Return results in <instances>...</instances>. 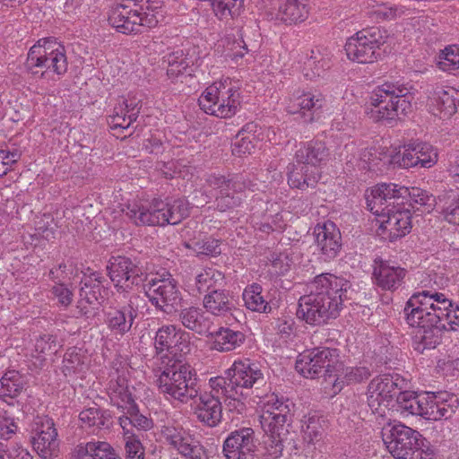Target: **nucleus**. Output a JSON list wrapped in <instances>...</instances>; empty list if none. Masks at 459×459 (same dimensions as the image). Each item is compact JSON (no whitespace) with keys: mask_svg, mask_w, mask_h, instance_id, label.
Listing matches in <instances>:
<instances>
[{"mask_svg":"<svg viewBox=\"0 0 459 459\" xmlns=\"http://www.w3.org/2000/svg\"><path fill=\"white\" fill-rule=\"evenodd\" d=\"M128 373L127 365L121 358L112 361L106 390L110 403L119 409L134 401L128 385Z\"/></svg>","mask_w":459,"mask_h":459,"instance_id":"obj_18","label":"nucleus"},{"mask_svg":"<svg viewBox=\"0 0 459 459\" xmlns=\"http://www.w3.org/2000/svg\"><path fill=\"white\" fill-rule=\"evenodd\" d=\"M291 406H293V403L288 399L272 394L265 397L262 413H267L275 417L279 416L286 420V417L292 418Z\"/></svg>","mask_w":459,"mask_h":459,"instance_id":"obj_48","label":"nucleus"},{"mask_svg":"<svg viewBox=\"0 0 459 459\" xmlns=\"http://www.w3.org/2000/svg\"><path fill=\"white\" fill-rule=\"evenodd\" d=\"M203 306L206 312L220 317H235L234 312L237 310L233 295L222 289L213 290L205 294Z\"/></svg>","mask_w":459,"mask_h":459,"instance_id":"obj_32","label":"nucleus"},{"mask_svg":"<svg viewBox=\"0 0 459 459\" xmlns=\"http://www.w3.org/2000/svg\"><path fill=\"white\" fill-rule=\"evenodd\" d=\"M107 270L111 281L122 298L132 294L127 289L147 280L143 266L137 257L113 255L108 260Z\"/></svg>","mask_w":459,"mask_h":459,"instance_id":"obj_14","label":"nucleus"},{"mask_svg":"<svg viewBox=\"0 0 459 459\" xmlns=\"http://www.w3.org/2000/svg\"><path fill=\"white\" fill-rule=\"evenodd\" d=\"M263 288L258 283L246 287L242 298L247 309L258 313H270L272 307L262 294Z\"/></svg>","mask_w":459,"mask_h":459,"instance_id":"obj_44","label":"nucleus"},{"mask_svg":"<svg viewBox=\"0 0 459 459\" xmlns=\"http://www.w3.org/2000/svg\"><path fill=\"white\" fill-rule=\"evenodd\" d=\"M209 384L221 393L230 395L248 394L252 388L258 389L265 384V378L258 364L249 359L235 361L225 371V377H211Z\"/></svg>","mask_w":459,"mask_h":459,"instance_id":"obj_8","label":"nucleus"},{"mask_svg":"<svg viewBox=\"0 0 459 459\" xmlns=\"http://www.w3.org/2000/svg\"><path fill=\"white\" fill-rule=\"evenodd\" d=\"M166 439L182 456L187 459H208L204 447L184 429H167Z\"/></svg>","mask_w":459,"mask_h":459,"instance_id":"obj_26","label":"nucleus"},{"mask_svg":"<svg viewBox=\"0 0 459 459\" xmlns=\"http://www.w3.org/2000/svg\"><path fill=\"white\" fill-rule=\"evenodd\" d=\"M347 281L332 273H322L307 284L308 293L342 307V295Z\"/></svg>","mask_w":459,"mask_h":459,"instance_id":"obj_23","label":"nucleus"},{"mask_svg":"<svg viewBox=\"0 0 459 459\" xmlns=\"http://www.w3.org/2000/svg\"><path fill=\"white\" fill-rule=\"evenodd\" d=\"M126 415L119 418L120 425L126 429L127 425H132L138 429H149L152 426V421L139 412V409L135 402H132L122 409Z\"/></svg>","mask_w":459,"mask_h":459,"instance_id":"obj_49","label":"nucleus"},{"mask_svg":"<svg viewBox=\"0 0 459 459\" xmlns=\"http://www.w3.org/2000/svg\"><path fill=\"white\" fill-rule=\"evenodd\" d=\"M381 434L386 448L395 459L409 458L413 455V449L426 441L419 431L401 422H389L383 427Z\"/></svg>","mask_w":459,"mask_h":459,"instance_id":"obj_16","label":"nucleus"},{"mask_svg":"<svg viewBox=\"0 0 459 459\" xmlns=\"http://www.w3.org/2000/svg\"><path fill=\"white\" fill-rule=\"evenodd\" d=\"M255 136H244L241 132L236 137V141L232 144V153L236 156L250 154L255 150Z\"/></svg>","mask_w":459,"mask_h":459,"instance_id":"obj_59","label":"nucleus"},{"mask_svg":"<svg viewBox=\"0 0 459 459\" xmlns=\"http://www.w3.org/2000/svg\"><path fill=\"white\" fill-rule=\"evenodd\" d=\"M458 97V91L452 87H437L430 104L433 114L442 119L451 117L457 110Z\"/></svg>","mask_w":459,"mask_h":459,"instance_id":"obj_34","label":"nucleus"},{"mask_svg":"<svg viewBox=\"0 0 459 459\" xmlns=\"http://www.w3.org/2000/svg\"><path fill=\"white\" fill-rule=\"evenodd\" d=\"M325 99L321 93L295 91L289 98L286 110L290 114H300L306 122H313V113L323 108Z\"/></svg>","mask_w":459,"mask_h":459,"instance_id":"obj_27","label":"nucleus"},{"mask_svg":"<svg viewBox=\"0 0 459 459\" xmlns=\"http://www.w3.org/2000/svg\"><path fill=\"white\" fill-rule=\"evenodd\" d=\"M303 438L308 444L319 442L324 435V429L320 423L319 418L316 416L308 417L302 426Z\"/></svg>","mask_w":459,"mask_h":459,"instance_id":"obj_54","label":"nucleus"},{"mask_svg":"<svg viewBox=\"0 0 459 459\" xmlns=\"http://www.w3.org/2000/svg\"><path fill=\"white\" fill-rule=\"evenodd\" d=\"M445 220L454 225H459V197L450 201L447 206L443 210Z\"/></svg>","mask_w":459,"mask_h":459,"instance_id":"obj_64","label":"nucleus"},{"mask_svg":"<svg viewBox=\"0 0 459 459\" xmlns=\"http://www.w3.org/2000/svg\"><path fill=\"white\" fill-rule=\"evenodd\" d=\"M156 383L167 400L185 404L193 402L195 414L204 424L215 427L221 422L222 408L220 394H215L212 389L210 393H202L197 372L189 363L169 359Z\"/></svg>","mask_w":459,"mask_h":459,"instance_id":"obj_2","label":"nucleus"},{"mask_svg":"<svg viewBox=\"0 0 459 459\" xmlns=\"http://www.w3.org/2000/svg\"><path fill=\"white\" fill-rule=\"evenodd\" d=\"M57 339L56 335L44 333L35 340L33 357L40 361L46 359V356L56 353L57 351Z\"/></svg>","mask_w":459,"mask_h":459,"instance_id":"obj_51","label":"nucleus"},{"mask_svg":"<svg viewBox=\"0 0 459 459\" xmlns=\"http://www.w3.org/2000/svg\"><path fill=\"white\" fill-rule=\"evenodd\" d=\"M224 284V274L214 268L204 269L195 276V287L200 293L221 290Z\"/></svg>","mask_w":459,"mask_h":459,"instance_id":"obj_46","label":"nucleus"},{"mask_svg":"<svg viewBox=\"0 0 459 459\" xmlns=\"http://www.w3.org/2000/svg\"><path fill=\"white\" fill-rule=\"evenodd\" d=\"M163 62L167 64V75L172 82L186 73L190 65L193 64V60L183 49L169 53L164 56Z\"/></svg>","mask_w":459,"mask_h":459,"instance_id":"obj_42","label":"nucleus"},{"mask_svg":"<svg viewBox=\"0 0 459 459\" xmlns=\"http://www.w3.org/2000/svg\"><path fill=\"white\" fill-rule=\"evenodd\" d=\"M33 434V448L41 458L53 459L58 455L59 441L52 419L38 417L34 422Z\"/></svg>","mask_w":459,"mask_h":459,"instance_id":"obj_19","label":"nucleus"},{"mask_svg":"<svg viewBox=\"0 0 459 459\" xmlns=\"http://www.w3.org/2000/svg\"><path fill=\"white\" fill-rule=\"evenodd\" d=\"M24 65L37 78H47L49 72L64 75L68 69L65 48L55 39H40L30 48Z\"/></svg>","mask_w":459,"mask_h":459,"instance_id":"obj_7","label":"nucleus"},{"mask_svg":"<svg viewBox=\"0 0 459 459\" xmlns=\"http://www.w3.org/2000/svg\"><path fill=\"white\" fill-rule=\"evenodd\" d=\"M291 417L271 416L267 413H262L260 416V423L264 433L272 437L288 438L290 429L291 428Z\"/></svg>","mask_w":459,"mask_h":459,"instance_id":"obj_41","label":"nucleus"},{"mask_svg":"<svg viewBox=\"0 0 459 459\" xmlns=\"http://www.w3.org/2000/svg\"><path fill=\"white\" fill-rule=\"evenodd\" d=\"M406 321L416 327L412 347L419 353L437 348L446 331L459 330V307L436 290L415 292L404 307Z\"/></svg>","mask_w":459,"mask_h":459,"instance_id":"obj_1","label":"nucleus"},{"mask_svg":"<svg viewBox=\"0 0 459 459\" xmlns=\"http://www.w3.org/2000/svg\"><path fill=\"white\" fill-rule=\"evenodd\" d=\"M417 152H420L417 143H411L404 145L403 150H399L390 156L389 162L394 166L403 169L419 167Z\"/></svg>","mask_w":459,"mask_h":459,"instance_id":"obj_50","label":"nucleus"},{"mask_svg":"<svg viewBox=\"0 0 459 459\" xmlns=\"http://www.w3.org/2000/svg\"><path fill=\"white\" fill-rule=\"evenodd\" d=\"M196 250L198 253L215 256L221 253V249L220 247V241L215 238H206L202 241H198L195 243Z\"/></svg>","mask_w":459,"mask_h":459,"instance_id":"obj_61","label":"nucleus"},{"mask_svg":"<svg viewBox=\"0 0 459 459\" xmlns=\"http://www.w3.org/2000/svg\"><path fill=\"white\" fill-rule=\"evenodd\" d=\"M439 67L448 73L459 70V47L449 46L442 51Z\"/></svg>","mask_w":459,"mask_h":459,"instance_id":"obj_55","label":"nucleus"},{"mask_svg":"<svg viewBox=\"0 0 459 459\" xmlns=\"http://www.w3.org/2000/svg\"><path fill=\"white\" fill-rule=\"evenodd\" d=\"M413 95L411 88L398 83L385 82L374 91L369 98L368 114L376 122L392 123L401 115L411 112Z\"/></svg>","mask_w":459,"mask_h":459,"instance_id":"obj_6","label":"nucleus"},{"mask_svg":"<svg viewBox=\"0 0 459 459\" xmlns=\"http://www.w3.org/2000/svg\"><path fill=\"white\" fill-rule=\"evenodd\" d=\"M126 302L117 307H109L105 313L108 327L117 334L123 335L128 333L138 316L139 303L143 300L141 296L133 293L123 298Z\"/></svg>","mask_w":459,"mask_h":459,"instance_id":"obj_20","label":"nucleus"},{"mask_svg":"<svg viewBox=\"0 0 459 459\" xmlns=\"http://www.w3.org/2000/svg\"><path fill=\"white\" fill-rule=\"evenodd\" d=\"M79 419L84 427L94 429H108L112 424L109 411L100 407H90L82 411Z\"/></svg>","mask_w":459,"mask_h":459,"instance_id":"obj_45","label":"nucleus"},{"mask_svg":"<svg viewBox=\"0 0 459 459\" xmlns=\"http://www.w3.org/2000/svg\"><path fill=\"white\" fill-rule=\"evenodd\" d=\"M371 371L365 366L345 367L340 360V367L332 378L333 392H340L344 385L362 383L369 378Z\"/></svg>","mask_w":459,"mask_h":459,"instance_id":"obj_36","label":"nucleus"},{"mask_svg":"<svg viewBox=\"0 0 459 459\" xmlns=\"http://www.w3.org/2000/svg\"><path fill=\"white\" fill-rule=\"evenodd\" d=\"M52 293L63 307H68L73 301V292L64 284L57 283L53 286Z\"/></svg>","mask_w":459,"mask_h":459,"instance_id":"obj_63","label":"nucleus"},{"mask_svg":"<svg viewBox=\"0 0 459 459\" xmlns=\"http://www.w3.org/2000/svg\"><path fill=\"white\" fill-rule=\"evenodd\" d=\"M316 245L325 261L335 258L342 247V236L336 225L330 221L317 224L313 231Z\"/></svg>","mask_w":459,"mask_h":459,"instance_id":"obj_25","label":"nucleus"},{"mask_svg":"<svg viewBox=\"0 0 459 459\" xmlns=\"http://www.w3.org/2000/svg\"><path fill=\"white\" fill-rule=\"evenodd\" d=\"M199 106L206 114L221 118L234 116L240 106L238 88L230 78L213 82L198 99Z\"/></svg>","mask_w":459,"mask_h":459,"instance_id":"obj_9","label":"nucleus"},{"mask_svg":"<svg viewBox=\"0 0 459 459\" xmlns=\"http://www.w3.org/2000/svg\"><path fill=\"white\" fill-rule=\"evenodd\" d=\"M127 459H144V449L138 439L130 437L125 446Z\"/></svg>","mask_w":459,"mask_h":459,"instance_id":"obj_62","label":"nucleus"},{"mask_svg":"<svg viewBox=\"0 0 459 459\" xmlns=\"http://www.w3.org/2000/svg\"><path fill=\"white\" fill-rule=\"evenodd\" d=\"M163 18L162 4L157 0H123L108 14L109 24L126 35L141 33L143 28H154Z\"/></svg>","mask_w":459,"mask_h":459,"instance_id":"obj_4","label":"nucleus"},{"mask_svg":"<svg viewBox=\"0 0 459 459\" xmlns=\"http://www.w3.org/2000/svg\"><path fill=\"white\" fill-rule=\"evenodd\" d=\"M179 320L187 329L202 333L206 328V318L202 308L188 307L179 312Z\"/></svg>","mask_w":459,"mask_h":459,"instance_id":"obj_47","label":"nucleus"},{"mask_svg":"<svg viewBox=\"0 0 459 459\" xmlns=\"http://www.w3.org/2000/svg\"><path fill=\"white\" fill-rule=\"evenodd\" d=\"M417 146L420 152H417L419 167L429 169L433 167L438 159L437 150L427 143H417Z\"/></svg>","mask_w":459,"mask_h":459,"instance_id":"obj_56","label":"nucleus"},{"mask_svg":"<svg viewBox=\"0 0 459 459\" xmlns=\"http://www.w3.org/2000/svg\"><path fill=\"white\" fill-rule=\"evenodd\" d=\"M255 431L251 428L232 431L222 447L226 459H255Z\"/></svg>","mask_w":459,"mask_h":459,"instance_id":"obj_21","label":"nucleus"},{"mask_svg":"<svg viewBox=\"0 0 459 459\" xmlns=\"http://www.w3.org/2000/svg\"><path fill=\"white\" fill-rule=\"evenodd\" d=\"M126 218L136 226L176 225L189 216V204L186 199H153L144 204L134 201L122 210Z\"/></svg>","mask_w":459,"mask_h":459,"instance_id":"obj_5","label":"nucleus"},{"mask_svg":"<svg viewBox=\"0 0 459 459\" xmlns=\"http://www.w3.org/2000/svg\"><path fill=\"white\" fill-rule=\"evenodd\" d=\"M458 404L456 396L446 392L429 394L425 419L429 420H447L455 412Z\"/></svg>","mask_w":459,"mask_h":459,"instance_id":"obj_31","label":"nucleus"},{"mask_svg":"<svg viewBox=\"0 0 459 459\" xmlns=\"http://www.w3.org/2000/svg\"><path fill=\"white\" fill-rule=\"evenodd\" d=\"M70 459H121L114 447L105 441H89L78 444Z\"/></svg>","mask_w":459,"mask_h":459,"instance_id":"obj_35","label":"nucleus"},{"mask_svg":"<svg viewBox=\"0 0 459 459\" xmlns=\"http://www.w3.org/2000/svg\"><path fill=\"white\" fill-rule=\"evenodd\" d=\"M403 3L394 5L377 4L368 7L367 15L377 22L394 20L405 13L406 10L416 9L413 0H402Z\"/></svg>","mask_w":459,"mask_h":459,"instance_id":"obj_39","label":"nucleus"},{"mask_svg":"<svg viewBox=\"0 0 459 459\" xmlns=\"http://www.w3.org/2000/svg\"><path fill=\"white\" fill-rule=\"evenodd\" d=\"M386 39V30L380 27L364 28L347 39L344 47L346 55L353 62L374 63L380 56L381 47Z\"/></svg>","mask_w":459,"mask_h":459,"instance_id":"obj_12","label":"nucleus"},{"mask_svg":"<svg viewBox=\"0 0 459 459\" xmlns=\"http://www.w3.org/2000/svg\"><path fill=\"white\" fill-rule=\"evenodd\" d=\"M102 281L103 277L99 273H92L82 280L80 289L81 300L77 306L80 316L90 317L93 314L84 303L98 306L103 301L105 290L102 286Z\"/></svg>","mask_w":459,"mask_h":459,"instance_id":"obj_29","label":"nucleus"},{"mask_svg":"<svg viewBox=\"0 0 459 459\" xmlns=\"http://www.w3.org/2000/svg\"><path fill=\"white\" fill-rule=\"evenodd\" d=\"M408 387L407 380L399 374H383L368 385L367 401L373 413L383 415L389 403Z\"/></svg>","mask_w":459,"mask_h":459,"instance_id":"obj_15","label":"nucleus"},{"mask_svg":"<svg viewBox=\"0 0 459 459\" xmlns=\"http://www.w3.org/2000/svg\"><path fill=\"white\" fill-rule=\"evenodd\" d=\"M141 108L140 100L135 97H122L108 117V124L111 129H127L137 119Z\"/></svg>","mask_w":459,"mask_h":459,"instance_id":"obj_30","label":"nucleus"},{"mask_svg":"<svg viewBox=\"0 0 459 459\" xmlns=\"http://www.w3.org/2000/svg\"><path fill=\"white\" fill-rule=\"evenodd\" d=\"M207 185L219 190L215 203L218 211L223 212L240 206L243 202V193L246 190H255L256 186L250 178L242 174H234L229 177L222 175H209Z\"/></svg>","mask_w":459,"mask_h":459,"instance_id":"obj_11","label":"nucleus"},{"mask_svg":"<svg viewBox=\"0 0 459 459\" xmlns=\"http://www.w3.org/2000/svg\"><path fill=\"white\" fill-rule=\"evenodd\" d=\"M311 55L307 58L305 75L310 80L316 77H322L333 65L332 56L325 49L311 50Z\"/></svg>","mask_w":459,"mask_h":459,"instance_id":"obj_40","label":"nucleus"},{"mask_svg":"<svg viewBox=\"0 0 459 459\" xmlns=\"http://www.w3.org/2000/svg\"><path fill=\"white\" fill-rule=\"evenodd\" d=\"M26 381L17 370H6L0 378V399L9 405L14 404V399L22 392Z\"/></svg>","mask_w":459,"mask_h":459,"instance_id":"obj_38","label":"nucleus"},{"mask_svg":"<svg viewBox=\"0 0 459 459\" xmlns=\"http://www.w3.org/2000/svg\"><path fill=\"white\" fill-rule=\"evenodd\" d=\"M287 439L267 436L264 441L263 459H281L284 443Z\"/></svg>","mask_w":459,"mask_h":459,"instance_id":"obj_57","label":"nucleus"},{"mask_svg":"<svg viewBox=\"0 0 459 459\" xmlns=\"http://www.w3.org/2000/svg\"><path fill=\"white\" fill-rule=\"evenodd\" d=\"M209 385L215 394H220V398L224 399L226 407L230 411L236 412L237 414H242L246 411V404L241 400V398L247 396V394L230 395L228 393H221V391L217 392L212 384H209Z\"/></svg>","mask_w":459,"mask_h":459,"instance_id":"obj_58","label":"nucleus"},{"mask_svg":"<svg viewBox=\"0 0 459 459\" xmlns=\"http://www.w3.org/2000/svg\"><path fill=\"white\" fill-rule=\"evenodd\" d=\"M213 12L220 19L238 15L243 0H210Z\"/></svg>","mask_w":459,"mask_h":459,"instance_id":"obj_53","label":"nucleus"},{"mask_svg":"<svg viewBox=\"0 0 459 459\" xmlns=\"http://www.w3.org/2000/svg\"><path fill=\"white\" fill-rule=\"evenodd\" d=\"M407 271L394 262L376 259L372 273L374 283L383 290L395 291L404 282Z\"/></svg>","mask_w":459,"mask_h":459,"instance_id":"obj_24","label":"nucleus"},{"mask_svg":"<svg viewBox=\"0 0 459 459\" xmlns=\"http://www.w3.org/2000/svg\"><path fill=\"white\" fill-rule=\"evenodd\" d=\"M212 340V348L220 352H228L240 347L246 335L243 332L233 330L230 327H220L210 333Z\"/></svg>","mask_w":459,"mask_h":459,"instance_id":"obj_37","label":"nucleus"},{"mask_svg":"<svg viewBox=\"0 0 459 459\" xmlns=\"http://www.w3.org/2000/svg\"><path fill=\"white\" fill-rule=\"evenodd\" d=\"M83 357L75 347L66 351L63 359L62 371L65 376H73L81 372L83 368Z\"/></svg>","mask_w":459,"mask_h":459,"instance_id":"obj_52","label":"nucleus"},{"mask_svg":"<svg viewBox=\"0 0 459 459\" xmlns=\"http://www.w3.org/2000/svg\"><path fill=\"white\" fill-rule=\"evenodd\" d=\"M308 0H270L267 15L285 24L302 22L309 14Z\"/></svg>","mask_w":459,"mask_h":459,"instance_id":"obj_22","label":"nucleus"},{"mask_svg":"<svg viewBox=\"0 0 459 459\" xmlns=\"http://www.w3.org/2000/svg\"><path fill=\"white\" fill-rule=\"evenodd\" d=\"M143 289L151 304L166 315H172L182 307L183 298L178 282L169 273L147 280Z\"/></svg>","mask_w":459,"mask_h":459,"instance_id":"obj_13","label":"nucleus"},{"mask_svg":"<svg viewBox=\"0 0 459 459\" xmlns=\"http://www.w3.org/2000/svg\"><path fill=\"white\" fill-rule=\"evenodd\" d=\"M340 367V351L334 348L316 347L300 353L296 360V370L307 378L324 377L332 381Z\"/></svg>","mask_w":459,"mask_h":459,"instance_id":"obj_10","label":"nucleus"},{"mask_svg":"<svg viewBox=\"0 0 459 459\" xmlns=\"http://www.w3.org/2000/svg\"><path fill=\"white\" fill-rule=\"evenodd\" d=\"M329 155V150L324 142L312 140L302 143L296 151L295 160L299 165H306L317 171L316 168L325 163Z\"/></svg>","mask_w":459,"mask_h":459,"instance_id":"obj_33","label":"nucleus"},{"mask_svg":"<svg viewBox=\"0 0 459 459\" xmlns=\"http://www.w3.org/2000/svg\"><path fill=\"white\" fill-rule=\"evenodd\" d=\"M342 308L337 303L307 293L299 299L297 316L308 325H320L336 318Z\"/></svg>","mask_w":459,"mask_h":459,"instance_id":"obj_17","label":"nucleus"},{"mask_svg":"<svg viewBox=\"0 0 459 459\" xmlns=\"http://www.w3.org/2000/svg\"><path fill=\"white\" fill-rule=\"evenodd\" d=\"M318 173L315 169H309L306 165H293V169L289 172L288 182L293 188L301 190L314 187L317 182Z\"/></svg>","mask_w":459,"mask_h":459,"instance_id":"obj_43","label":"nucleus"},{"mask_svg":"<svg viewBox=\"0 0 459 459\" xmlns=\"http://www.w3.org/2000/svg\"><path fill=\"white\" fill-rule=\"evenodd\" d=\"M188 335L175 325L160 327L155 336L154 346L157 353L167 351L175 357L178 352H186L188 350Z\"/></svg>","mask_w":459,"mask_h":459,"instance_id":"obj_28","label":"nucleus"},{"mask_svg":"<svg viewBox=\"0 0 459 459\" xmlns=\"http://www.w3.org/2000/svg\"><path fill=\"white\" fill-rule=\"evenodd\" d=\"M408 188L396 184H377L367 195L368 209L380 220V228L388 232V238L394 241L405 236L411 229V214L407 209L394 205L395 200L404 198Z\"/></svg>","mask_w":459,"mask_h":459,"instance_id":"obj_3","label":"nucleus"},{"mask_svg":"<svg viewBox=\"0 0 459 459\" xmlns=\"http://www.w3.org/2000/svg\"><path fill=\"white\" fill-rule=\"evenodd\" d=\"M418 398L419 396H417L413 392L403 389L397 396L396 402L402 411L414 415V412L419 411L418 406H416Z\"/></svg>","mask_w":459,"mask_h":459,"instance_id":"obj_60","label":"nucleus"}]
</instances>
